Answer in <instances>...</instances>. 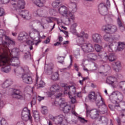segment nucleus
Returning <instances> with one entry per match:
<instances>
[{"label": "nucleus", "mask_w": 125, "mask_h": 125, "mask_svg": "<svg viewBox=\"0 0 125 125\" xmlns=\"http://www.w3.org/2000/svg\"><path fill=\"white\" fill-rule=\"evenodd\" d=\"M10 44H12L9 43L7 46H3L1 48V50L2 51L1 54H7L9 60H12L13 62H17L12 64L14 67H19L20 66V61L19 59L17 58V55L19 53V49L17 48H15L11 50L8 48Z\"/></svg>", "instance_id": "f257e3e1"}, {"label": "nucleus", "mask_w": 125, "mask_h": 125, "mask_svg": "<svg viewBox=\"0 0 125 125\" xmlns=\"http://www.w3.org/2000/svg\"><path fill=\"white\" fill-rule=\"evenodd\" d=\"M76 36L78 39V42L80 44L82 50L84 53L92 52L94 51V47L91 43H83L85 42L84 39H88V34L82 31L80 33H77Z\"/></svg>", "instance_id": "f03ea898"}, {"label": "nucleus", "mask_w": 125, "mask_h": 125, "mask_svg": "<svg viewBox=\"0 0 125 125\" xmlns=\"http://www.w3.org/2000/svg\"><path fill=\"white\" fill-rule=\"evenodd\" d=\"M12 60H9L7 54H1L0 55V67L1 66V71L3 73H9L11 68L10 65H12Z\"/></svg>", "instance_id": "7ed1b4c3"}, {"label": "nucleus", "mask_w": 125, "mask_h": 125, "mask_svg": "<svg viewBox=\"0 0 125 125\" xmlns=\"http://www.w3.org/2000/svg\"><path fill=\"white\" fill-rule=\"evenodd\" d=\"M9 43L14 45L15 42L12 41L9 37L4 35V31L3 30L0 29V45L1 48L3 46H7Z\"/></svg>", "instance_id": "20e7f679"}, {"label": "nucleus", "mask_w": 125, "mask_h": 125, "mask_svg": "<svg viewBox=\"0 0 125 125\" xmlns=\"http://www.w3.org/2000/svg\"><path fill=\"white\" fill-rule=\"evenodd\" d=\"M63 89H64V94H68L71 103L72 104L76 103V98L73 97V95H76V87L74 86H65L63 87Z\"/></svg>", "instance_id": "39448f33"}, {"label": "nucleus", "mask_w": 125, "mask_h": 125, "mask_svg": "<svg viewBox=\"0 0 125 125\" xmlns=\"http://www.w3.org/2000/svg\"><path fill=\"white\" fill-rule=\"evenodd\" d=\"M58 11L59 13L62 15V16H64L66 17L68 19V21L69 22H71V20H75V16L73 15L72 12H68V8L64 5L61 6L58 9Z\"/></svg>", "instance_id": "423d86ee"}, {"label": "nucleus", "mask_w": 125, "mask_h": 125, "mask_svg": "<svg viewBox=\"0 0 125 125\" xmlns=\"http://www.w3.org/2000/svg\"><path fill=\"white\" fill-rule=\"evenodd\" d=\"M11 7L18 12H21L22 9L25 8V1L24 0H11Z\"/></svg>", "instance_id": "0eeeda50"}, {"label": "nucleus", "mask_w": 125, "mask_h": 125, "mask_svg": "<svg viewBox=\"0 0 125 125\" xmlns=\"http://www.w3.org/2000/svg\"><path fill=\"white\" fill-rule=\"evenodd\" d=\"M59 104H60V107L62 108V110L64 113L67 114L71 111L72 107L71 105L67 104L65 99L61 98L58 102Z\"/></svg>", "instance_id": "6e6552de"}, {"label": "nucleus", "mask_w": 125, "mask_h": 125, "mask_svg": "<svg viewBox=\"0 0 125 125\" xmlns=\"http://www.w3.org/2000/svg\"><path fill=\"white\" fill-rule=\"evenodd\" d=\"M123 98H124L123 94L118 91L113 92L109 96V99L112 103H116L117 100L122 101Z\"/></svg>", "instance_id": "1a4fd4ad"}, {"label": "nucleus", "mask_w": 125, "mask_h": 125, "mask_svg": "<svg viewBox=\"0 0 125 125\" xmlns=\"http://www.w3.org/2000/svg\"><path fill=\"white\" fill-rule=\"evenodd\" d=\"M21 119L22 121L27 122L28 120L32 122V116H31V111L28 109V108L25 107L23 108L21 112Z\"/></svg>", "instance_id": "9d476101"}, {"label": "nucleus", "mask_w": 125, "mask_h": 125, "mask_svg": "<svg viewBox=\"0 0 125 125\" xmlns=\"http://www.w3.org/2000/svg\"><path fill=\"white\" fill-rule=\"evenodd\" d=\"M50 91H53L55 94L58 93L56 96L57 99H58L59 97H61V96H62V89H61L60 85L57 84L52 85L50 87Z\"/></svg>", "instance_id": "9b49d317"}, {"label": "nucleus", "mask_w": 125, "mask_h": 125, "mask_svg": "<svg viewBox=\"0 0 125 125\" xmlns=\"http://www.w3.org/2000/svg\"><path fill=\"white\" fill-rule=\"evenodd\" d=\"M98 9L100 14L101 15H103L104 17V19L105 21H107V18H108V16L107 14L108 12H107V8L106 6V5L104 3H100L98 6Z\"/></svg>", "instance_id": "f8f14e48"}, {"label": "nucleus", "mask_w": 125, "mask_h": 125, "mask_svg": "<svg viewBox=\"0 0 125 125\" xmlns=\"http://www.w3.org/2000/svg\"><path fill=\"white\" fill-rule=\"evenodd\" d=\"M117 30V26L112 24H106L102 27L103 31H104L105 33H109V34H114Z\"/></svg>", "instance_id": "ddd939ff"}, {"label": "nucleus", "mask_w": 125, "mask_h": 125, "mask_svg": "<svg viewBox=\"0 0 125 125\" xmlns=\"http://www.w3.org/2000/svg\"><path fill=\"white\" fill-rule=\"evenodd\" d=\"M22 82L26 84H32L34 79L30 74L28 73H23L21 76Z\"/></svg>", "instance_id": "4468645a"}, {"label": "nucleus", "mask_w": 125, "mask_h": 125, "mask_svg": "<svg viewBox=\"0 0 125 125\" xmlns=\"http://www.w3.org/2000/svg\"><path fill=\"white\" fill-rule=\"evenodd\" d=\"M12 96L16 99H23L22 92L19 89H14L12 92Z\"/></svg>", "instance_id": "2eb2a0df"}, {"label": "nucleus", "mask_w": 125, "mask_h": 125, "mask_svg": "<svg viewBox=\"0 0 125 125\" xmlns=\"http://www.w3.org/2000/svg\"><path fill=\"white\" fill-rule=\"evenodd\" d=\"M70 3L69 5V10L71 11L72 13H75L77 12V2L79 0H70Z\"/></svg>", "instance_id": "dca6fc26"}, {"label": "nucleus", "mask_w": 125, "mask_h": 125, "mask_svg": "<svg viewBox=\"0 0 125 125\" xmlns=\"http://www.w3.org/2000/svg\"><path fill=\"white\" fill-rule=\"evenodd\" d=\"M86 115L88 116L89 115L90 118L92 119V120H94L97 118H98V116H99V114H98V111L97 110L94 109L92 110H87Z\"/></svg>", "instance_id": "f3484780"}, {"label": "nucleus", "mask_w": 125, "mask_h": 125, "mask_svg": "<svg viewBox=\"0 0 125 125\" xmlns=\"http://www.w3.org/2000/svg\"><path fill=\"white\" fill-rule=\"evenodd\" d=\"M29 38H30V36L28 35L27 33L24 32H21L19 35L18 40V41H20V42H21L22 41V42H27Z\"/></svg>", "instance_id": "a211bd4d"}, {"label": "nucleus", "mask_w": 125, "mask_h": 125, "mask_svg": "<svg viewBox=\"0 0 125 125\" xmlns=\"http://www.w3.org/2000/svg\"><path fill=\"white\" fill-rule=\"evenodd\" d=\"M96 104L98 106V108H100L102 106H104L106 107V104L104 102V99L102 98L101 95L97 96V100L95 101Z\"/></svg>", "instance_id": "6ab92c4d"}, {"label": "nucleus", "mask_w": 125, "mask_h": 125, "mask_svg": "<svg viewBox=\"0 0 125 125\" xmlns=\"http://www.w3.org/2000/svg\"><path fill=\"white\" fill-rule=\"evenodd\" d=\"M18 12L19 14L21 16L22 18H24V19H26V20L31 19V15L29 13V11L21 10V12Z\"/></svg>", "instance_id": "aec40b11"}, {"label": "nucleus", "mask_w": 125, "mask_h": 125, "mask_svg": "<svg viewBox=\"0 0 125 125\" xmlns=\"http://www.w3.org/2000/svg\"><path fill=\"white\" fill-rule=\"evenodd\" d=\"M102 36L101 35L98 33H94L92 35V40L94 42H96L97 43H99L102 42L101 39Z\"/></svg>", "instance_id": "412c9836"}, {"label": "nucleus", "mask_w": 125, "mask_h": 125, "mask_svg": "<svg viewBox=\"0 0 125 125\" xmlns=\"http://www.w3.org/2000/svg\"><path fill=\"white\" fill-rule=\"evenodd\" d=\"M103 39L104 41H105V42H109V43H111V44L112 43H113V42H114V38H113L112 35L109 33H106L104 36Z\"/></svg>", "instance_id": "4be33fe9"}, {"label": "nucleus", "mask_w": 125, "mask_h": 125, "mask_svg": "<svg viewBox=\"0 0 125 125\" xmlns=\"http://www.w3.org/2000/svg\"><path fill=\"white\" fill-rule=\"evenodd\" d=\"M33 0V3L37 5L38 7H42L46 1L45 0Z\"/></svg>", "instance_id": "5701e85b"}, {"label": "nucleus", "mask_w": 125, "mask_h": 125, "mask_svg": "<svg viewBox=\"0 0 125 125\" xmlns=\"http://www.w3.org/2000/svg\"><path fill=\"white\" fill-rule=\"evenodd\" d=\"M65 117L62 114L59 115L56 117H53L54 120H55V122H57V123L58 125H62V123L63 122V120Z\"/></svg>", "instance_id": "b1692460"}, {"label": "nucleus", "mask_w": 125, "mask_h": 125, "mask_svg": "<svg viewBox=\"0 0 125 125\" xmlns=\"http://www.w3.org/2000/svg\"><path fill=\"white\" fill-rule=\"evenodd\" d=\"M117 81V78L115 77L108 76L106 78V83L108 84H113L115 82Z\"/></svg>", "instance_id": "393cba45"}, {"label": "nucleus", "mask_w": 125, "mask_h": 125, "mask_svg": "<svg viewBox=\"0 0 125 125\" xmlns=\"http://www.w3.org/2000/svg\"><path fill=\"white\" fill-rule=\"evenodd\" d=\"M115 67L113 68L114 71L116 73H119L122 71V66L121 65V62L117 61L115 62Z\"/></svg>", "instance_id": "a878e982"}, {"label": "nucleus", "mask_w": 125, "mask_h": 125, "mask_svg": "<svg viewBox=\"0 0 125 125\" xmlns=\"http://www.w3.org/2000/svg\"><path fill=\"white\" fill-rule=\"evenodd\" d=\"M88 98L89 100H90L92 102H94V101H96L97 99V96L95 95V92H91L88 95Z\"/></svg>", "instance_id": "bb28decb"}, {"label": "nucleus", "mask_w": 125, "mask_h": 125, "mask_svg": "<svg viewBox=\"0 0 125 125\" xmlns=\"http://www.w3.org/2000/svg\"><path fill=\"white\" fill-rule=\"evenodd\" d=\"M87 58L88 60L95 61V60H97V55L94 53H90L87 55Z\"/></svg>", "instance_id": "cd10ccee"}, {"label": "nucleus", "mask_w": 125, "mask_h": 125, "mask_svg": "<svg viewBox=\"0 0 125 125\" xmlns=\"http://www.w3.org/2000/svg\"><path fill=\"white\" fill-rule=\"evenodd\" d=\"M34 15L36 17H43V11L42 9H38L34 12Z\"/></svg>", "instance_id": "c85d7f7f"}, {"label": "nucleus", "mask_w": 125, "mask_h": 125, "mask_svg": "<svg viewBox=\"0 0 125 125\" xmlns=\"http://www.w3.org/2000/svg\"><path fill=\"white\" fill-rule=\"evenodd\" d=\"M101 122V125H108V119L104 116H102L99 120Z\"/></svg>", "instance_id": "c756f323"}, {"label": "nucleus", "mask_w": 125, "mask_h": 125, "mask_svg": "<svg viewBox=\"0 0 125 125\" xmlns=\"http://www.w3.org/2000/svg\"><path fill=\"white\" fill-rule=\"evenodd\" d=\"M11 84H12V81L6 80L2 84V87L3 88H7V87L10 86Z\"/></svg>", "instance_id": "7c9ffc66"}, {"label": "nucleus", "mask_w": 125, "mask_h": 125, "mask_svg": "<svg viewBox=\"0 0 125 125\" xmlns=\"http://www.w3.org/2000/svg\"><path fill=\"white\" fill-rule=\"evenodd\" d=\"M125 48V44L124 42H118L117 49L118 50H119V51H122L124 50V49Z\"/></svg>", "instance_id": "2f4dec72"}, {"label": "nucleus", "mask_w": 125, "mask_h": 125, "mask_svg": "<svg viewBox=\"0 0 125 125\" xmlns=\"http://www.w3.org/2000/svg\"><path fill=\"white\" fill-rule=\"evenodd\" d=\"M51 78L53 81H58L59 80V74L58 72H55L52 75Z\"/></svg>", "instance_id": "473e14b6"}, {"label": "nucleus", "mask_w": 125, "mask_h": 125, "mask_svg": "<svg viewBox=\"0 0 125 125\" xmlns=\"http://www.w3.org/2000/svg\"><path fill=\"white\" fill-rule=\"evenodd\" d=\"M59 4H60V0H56L52 3V6L54 8H58L59 7Z\"/></svg>", "instance_id": "72a5a7b5"}, {"label": "nucleus", "mask_w": 125, "mask_h": 125, "mask_svg": "<svg viewBox=\"0 0 125 125\" xmlns=\"http://www.w3.org/2000/svg\"><path fill=\"white\" fill-rule=\"evenodd\" d=\"M33 117L35 120H40V114L38 111H35L33 112Z\"/></svg>", "instance_id": "f704fd0d"}, {"label": "nucleus", "mask_w": 125, "mask_h": 125, "mask_svg": "<svg viewBox=\"0 0 125 125\" xmlns=\"http://www.w3.org/2000/svg\"><path fill=\"white\" fill-rule=\"evenodd\" d=\"M57 59L59 60V61L58 62V63H60V64H64V60L65 59V57L63 56H58L57 57Z\"/></svg>", "instance_id": "c9c22d12"}, {"label": "nucleus", "mask_w": 125, "mask_h": 125, "mask_svg": "<svg viewBox=\"0 0 125 125\" xmlns=\"http://www.w3.org/2000/svg\"><path fill=\"white\" fill-rule=\"evenodd\" d=\"M95 49L97 52H100L102 49V46H100L98 44H95Z\"/></svg>", "instance_id": "e433bc0d"}, {"label": "nucleus", "mask_w": 125, "mask_h": 125, "mask_svg": "<svg viewBox=\"0 0 125 125\" xmlns=\"http://www.w3.org/2000/svg\"><path fill=\"white\" fill-rule=\"evenodd\" d=\"M108 59L111 62H113V61H115V55H114V54H110L109 57H108Z\"/></svg>", "instance_id": "4c0bfd02"}, {"label": "nucleus", "mask_w": 125, "mask_h": 125, "mask_svg": "<svg viewBox=\"0 0 125 125\" xmlns=\"http://www.w3.org/2000/svg\"><path fill=\"white\" fill-rule=\"evenodd\" d=\"M78 121H80V122H81V123H83V124H85L86 123H87V120L84 119V118H83V117H81L80 116H79L78 117Z\"/></svg>", "instance_id": "58836bf2"}, {"label": "nucleus", "mask_w": 125, "mask_h": 125, "mask_svg": "<svg viewBox=\"0 0 125 125\" xmlns=\"http://www.w3.org/2000/svg\"><path fill=\"white\" fill-rule=\"evenodd\" d=\"M117 23L119 28H123V30H125V27L123 26V24H122V21H121V19H120V18H118Z\"/></svg>", "instance_id": "ea45409f"}, {"label": "nucleus", "mask_w": 125, "mask_h": 125, "mask_svg": "<svg viewBox=\"0 0 125 125\" xmlns=\"http://www.w3.org/2000/svg\"><path fill=\"white\" fill-rule=\"evenodd\" d=\"M41 113H42V114H43L44 115H45V114L47 113V107L45 106L42 107Z\"/></svg>", "instance_id": "a19ab883"}, {"label": "nucleus", "mask_w": 125, "mask_h": 125, "mask_svg": "<svg viewBox=\"0 0 125 125\" xmlns=\"http://www.w3.org/2000/svg\"><path fill=\"white\" fill-rule=\"evenodd\" d=\"M45 85V83L42 81H40L39 84H38V87H44Z\"/></svg>", "instance_id": "79ce46f5"}, {"label": "nucleus", "mask_w": 125, "mask_h": 125, "mask_svg": "<svg viewBox=\"0 0 125 125\" xmlns=\"http://www.w3.org/2000/svg\"><path fill=\"white\" fill-rule=\"evenodd\" d=\"M25 42H26V43H27V44H28V45L31 46V45H34V42L32 41L31 40H29V39Z\"/></svg>", "instance_id": "37998d69"}, {"label": "nucleus", "mask_w": 125, "mask_h": 125, "mask_svg": "<svg viewBox=\"0 0 125 125\" xmlns=\"http://www.w3.org/2000/svg\"><path fill=\"white\" fill-rule=\"evenodd\" d=\"M47 95L48 96V97H51V96H52L53 95H54V94H55L53 91H51L50 90V91L49 92H47Z\"/></svg>", "instance_id": "c03bdc74"}, {"label": "nucleus", "mask_w": 125, "mask_h": 125, "mask_svg": "<svg viewBox=\"0 0 125 125\" xmlns=\"http://www.w3.org/2000/svg\"><path fill=\"white\" fill-rule=\"evenodd\" d=\"M53 20V18L51 17H49L47 18L46 20V21H47V22L48 23H52Z\"/></svg>", "instance_id": "a18cd8bd"}, {"label": "nucleus", "mask_w": 125, "mask_h": 125, "mask_svg": "<svg viewBox=\"0 0 125 125\" xmlns=\"http://www.w3.org/2000/svg\"><path fill=\"white\" fill-rule=\"evenodd\" d=\"M0 123L1 125H4L6 124V120H5L4 118H2L0 121Z\"/></svg>", "instance_id": "49530a36"}, {"label": "nucleus", "mask_w": 125, "mask_h": 125, "mask_svg": "<svg viewBox=\"0 0 125 125\" xmlns=\"http://www.w3.org/2000/svg\"><path fill=\"white\" fill-rule=\"evenodd\" d=\"M4 103L3 102V101H1V100L0 101V108H3L4 107Z\"/></svg>", "instance_id": "de8ad7c7"}, {"label": "nucleus", "mask_w": 125, "mask_h": 125, "mask_svg": "<svg viewBox=\"0 0 125 125\" xmlns=\"http://www.w3.org/2000/svg\"><path fill=\"white\" fill-rule=\"evenodd\" d=\"M38 100L39 102H41L42 100H44V97H41L40 96H38Z\"/></svg>", "instance_id": "09e8293b"}, {"label": "nucleus", "mask_w": 125, "mask_h": 125, "mask_svg": "<svg viewBox=\"0 0 125 125\" xmlns=\"http://www.w3.org/2000/svg\"><path fill=\"white\" fill-rule=\"evenodd\" d=\"M70 31L72 33V34H76V33H77V30H76V28L73 27H71Z\"/></svg>", "instance_id": "8fccbe9b"}, {"label": "nucleus", "mask_w": 125, "mask_h": 125, "mask_svg": "<svg viewBox=\"0 0 125 125\" xmlns=\"http://www.w3.org/2000/svg\"><path fill=\"white\" fill-rule=\"evenodd\" d=\"M9 0H1V2L3 4L8 3V2H9Z\"/></svg>", "instance_id": "3c124183"}, {"label": "nucleus", "mask_w": 125, "mask_h": 125, "mask_svg": "<svg viewBox=\"0 0 125 125\" xmlns=\"http://www.w3.org/2000/svg\"><path fill=\"white\" fill-rule=\"evenodd\" d=\"M3 15H4V11L0 10V16H3Z\"/></svg>", "instance_id": "603ef678"}, {"label": "nucleus", "mask_w": 125, "mask_h": 125, "mask_svg": "<svg viewBox=\"0 0 125 125\" xmlns=\"http://www.w3.org/2000/svg\"><path fill=\"white\" fill-rule=\"evenodd\" d=\"M54 45H55V46H59V45H61V42H57L54 44Z\"/></svg>", "instance_id": "864d4df0"}, {"label": "nucleus", "mask_w": 125, "mask_h": 125, "mask_svg": "<svg viewBox=\"0 0 125 125\" xmlns=\"http://www.w3.org/2000/svg\"><path fill=\"white\" fill-rule=\"evenodd\" d=\"M58 40L59 42H63V37L62 36H59Z\"/></svg>", "instance_id": "5fc2aeb1"}, {"label": "nucleus", "mask_w": 125, "mask_h": 125, "mask_svg": "<svg viewBox=\"0 0 125 125\" xmlns=\"http://www.w3.org/2000/svg\"><path fill=\"white\" fill-rule=\"evenodd\" d=\"M50 42V39L47 38L45 41H44V43H49Z\"/></svg>", "instance_id": "6e6d98bb"}, {"label": "nucleus", "mask_w": 125, "mask_h": 125, "mask_svg": "<svg viewBox=\"0 0 125 125\" xmlns=\"http://www.w3.org/2000/svg\"><path fill=\"white\" fill-rule=\"evenodd\" d=\"M77 26H78V24H77V23H73L72 25H71V28H74L76 29V28H77Z\"/></svg>", "instance_id": "4d7b16f0"}, {"label": "nucleus", "mask_w": 125, "mask_h": 125, "mask_svg": "<svg viewBox=\"0 0 125 125\" xmlns=\"http://www.w3.org/2000/svg\"><path fill=\"white\" fill-rule=\"evenodd\" d=\"M35 104H36V100L33 99L31 102V105H35Z\"/></svg>", "instance_id": "13d9d810"}, {"label": "nucleus", "mask_w": 125, "mask_h": 125, "mask_svg": "<svg viewBox=\"0 0 125 125\" xmlns=\"http://www.w3.org/2000/svg\"><path fill=\"white\" fill-rule=\"evenodd\" d=\"M71 113H72V115H74V116L78 117V113H77V112H76V111L72 110L71 111Z\"/></svg>", "instance_id": "bf43d9fd"}, {"label": "nucleus", "mask_w": 125, "mask_h": 125, "mask_svg": "<svg viewBox=\"0 0 125 125\" xmlns=\"http://www.w3.org/2000/svg\"><path fill=\"white\" fill-rule=\"evenodd\" d=\"M76 94L78 97H82V93L81 92L76 93Z\"/></svg>", "instance_id": "052dcab7"}, {"label": "nucleus", "mask_w": 125, "mask_h": 125, "mask_svg": "<svg viewBox=\"0 0 125 125\" xmlns=\"http://www.w3.org/2000/svg\"><path fill=\"white\" fill-rule=\"evenodd\" d=\"M117 122L118 123V125H121V119H117Z\"/></svg>", "instance_id": "680f3d73"}, {"label": "nucleus", "mask_w": 125, "mask_h": 125, "mask_svg": "<svg viewBox=\"0 0 125 125\" xmlns=\"http://www.w3.org/2000/svg\"><path fill=\"white\" fill-rule=\"evenodd\" d=\"M63 33L65 35H66V37H69V35H68V32L67 31L64 30Z\"/></svg>", "instance_id": "e2e57ef3"}, {"label": "nucleus", "mask_w": 125, "mask_h": 125, "mask_svg": "<svg viewBox=\"0 0 125 125\" xmlns=\"http://www.w3.org/2000/svg\"><path fill=\"white\" fill-rule=\"evenodd\" d=\"M69 43V42L68 41H64L62 44L63 45H65V44H68Z\"/></svg>", "instance_id": "0e129e2a"}, {"label": "nucleus", "mask_w": 125, "mask_h": 125, "mask_svg": "<svg viewBox=\"0 0 125 125\" xmlns=\"http://www.w3.org/2000/svg\"><path fill=\"white\" fill-rule=\"evenodd\" d=\"M38 40L39 41L35 43L36 45H38V44H39V43H40V42H41V40H40V37H38Z\"/></svg>", "instance_id": "69168bd1"}, {"label": "nucleus", "mask_w": 125, "mask_h": 125, "mask_svg": "<svg viewBox=\"0 0 125 125\" xmlns=\"http://www.w3.org/2000/svg\"><path fill=\"white\" fill-rule=\"evenodd\" d=\"M82 78H83V81L84 82V81H86V80H87V79H88V77H82Z\"/></svg>", "instance_id": "338daca9"}, {"label": "nucleus", "mask_w": 125, "mask_h": 125, "mask_svg": "<svg viewBox=\"0 0 125 125\" xmlns=\"http://www.w3.org/2000/svg\"><path fill=\"white\" fill-rule=\"evenodd\" d=\"M38 81H39V76L38 75H36V83H38Z\"/></svg>", "instance_id": "774afa93"}]
</instances>
